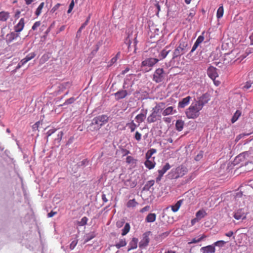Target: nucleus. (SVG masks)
Here are the masks:
<instances>
[{"mask_svg":"<svg viewBox=\"0 0 253 253\" xmlns=\"http://www.w3.org/2000/svg\"><path fill=\"white\" fill-rule=\"evenodd\" d=\"M234 233L233 231H230L226 233H225V236L228 237H231V236H233Z\"/></svg>","mask_w":253,"mask_h":253,"instance_id":"nucleus-63","label":"nucleus"},{"mask_svg":"<svg viewBox=\"0 0 253 253\" xmlns=\"http://www.w3.org/2000/svg\"><path fill=\"white\" fill-rule=\"evenodd\" d=\"M202 109L200 106L195 102H192L185 111L186 117L188 119H196L199 117L200 111Z\"/></svg>","mask_w":253,"mask_h":253,"instance_id":"nucleus-4","label":"nucleus"},{"mask_svg":"<svg viewBox=\"0 0 253 253\" xmlns=\"http://www.w3.org/2000/svg\"><path fill=\"white\" fill-rule=\"evenodd\" d=\"M169 51H170V50H167L166 49L163 50L161 53V55L162 58H166V56L169 54Z\"/></svg>","mask_w":253,"mask_h":253,"instance_id":"nucleus-40","label":"nucleus"},{"mask_svg":"<svg viewBox=\"0 0 253 253\" xmlns=\"http://www.w3.org/2000/svg\"><path fill=\"white\" fill-rule=\"evenodd\" d=\"M184 123L181 120H178L176 121L175 124V127L177 130L180 131L183 128Z\"/></svg>","mask_w":253,"mask_h":253,"instance_id":"nucleus-25","label":"nucleus"},{"mask_svg":"<svg viewBox=\"0 0 253 253\" xmlns=\"http://www.w3.org/2000/svg\"><path fill=\"white\" fill-rule=\"evenodd\" d=\"M202 253H214L215 251V248L213 244L206 247H203L200 249Z\"/></svg>","mask_w":253,"mask_h":253,"instance_id":"nucleus-13","label":"nucleus"},{"mask_svg":"<svg viewBox=\"0 0 253 253\" xmlns=\"http://www.w3.org/2000/svg\"><path fill=\"white\" fill-rule=\"evenodd\" d=\"M199 45V44H198L197 42H195L194 43V44L192 47V48L190 52L191 53L193 52L197 49V48L198 47Z\"/></svg>","mask_w":253,"mask_h":253,"instance_id":"nucleus-51","label":"nucleus"},{"mask_svg":"<svg viewBox=\"0 0 253 253\" xmlns=\"http://www.w3.org/2000/svg\"><path fill=\"white\" fill-rule=\"evenodd\" d=\"M189 48L188 40L186 38H181L173 52V58H176L185 54Z\"/></svg>","mask_w":253,"mask_h":253,"instance_id":"nucleus-1","label":"nucleus"},{"mask_svg":"<svg viewBox=\"0 0 253 253\" xmlns=\"http://www.w3.org/2000/svg\"><path fill=\"white\" fill-rule=\"evenodd\" d=\"M44 4H44V2H42L40 4L39 6L37 7V8L36 9V10L35 12V14L37 16H39L41 15V14L42 12V9L43 8V7L44 6Z\"/></svg>","mask_w":253,"mask_h":253,"instance_id":"nucleus-26","label":"nucleus"},{"mask_svg":"<svg viewBox=\"0 0 253 253\" xmlns=\"http://www.w3.org/2000/svg\"><path fill=\"white\" fill-rule=\"evenodd\" d=\"M182 203V200L178 201L175 205L171 206L172 211L174 212H177L179 210Z\"/></svg>","mask_w":253,"mask_h":253,"instance_id":"nucleus-19","label":"nucleus"},{"mask_svg":"<svg viewBox=\"0 0 253 253\" xmlns=\"http://www.w3.org/2000/svg\"><path fill=\"white\" fill-rule=\"evenodd\" d=\"M223 13H224L223 6V5H221V6H219V7L218 8V9L217 10L216 17H217V19L221 18L223 16Z\"/></svg>","mask_w":253,"mask_h":253,"instance_id":"nucleus-31","label":"nucleus"},{"mask_svg":"<svg viewBox=\"0 0 253 253\" xmlns=\"http://www.w3.org/2000/svg\"><path fill=\"white\" fill-rule=\"evenodd\" d=\"M78 243V240H74L73 241L70 245V249L72 250H73Z\"/></svg>","mask_w":253,"mask_h":253,"instance_id":"nucleus-43","label":"nucleus"},{"mask_svg":"<svg viewBox=\"0 0 253 253\" xmlns=\"http://www.w3.org/2000/svg\"><path fill=\"white\" fill-rule=\"evenodd\" d=\"M127 244V243H126V241L125 239H121L119 240V241L115 245V246L117 248V249H120L122 247H124L125 246H126Z\"/></svg>","mask_w":253,"mask_h":253,"instance_id":"nucleus-24","label":"nucleus"},{"mask_svg":"<svg viewBox=\"0 0 253 253\" xmlns=\"http://www.w3.org/2000/svg\"><path fill=\"white\" fill-rule=\"evenodd\" d=\"M87 25V21H85L78 30V33H81L82 30Z\"/></svg>","mask_w":253,"mask_h":253,"instance_id":"nucleus-48","label":"nucleus"},{"mask_svg":"<svg viewBox=\"0 0 253 253\" xmlns=\"http://www.w3.org/2000/svg\"><path fill=\"white\" fill-rule=\"evenodd\" d=\"M126 126L130 129L131 132H133L135 130V129L139 126L138 124L136 125V124H135L133 121H132L129 123H127L126 124Z\"/></svg>","mask_w":253,"mask_h":253,"instance_id":"nucleus-28","label":"nucleus"},{"mask_svg":"<svg viewBox=\"0 0 253 253\" xmlns=\"http://www.w3.org/2000/svg\"><path fill=\"white\" fill-rule=\"evenodd\" d=\"M138 205V203L136 202L135 199L129 200L126 206L127 208H134Z\"/></svg>","mask_w":253,"mask_h":253,"instance_id":"nucleus-33","label":"nucleus"},{"mask_svg":"<svg viewBox=\"0 0 253 253\" xmlns=\"http://www.w3.org/2000/svg\"><path fill=\"white\" fill-rule=\"evenodd\" d=\"M176 111H173V108L170 106L165 109L162 112V114L163 116H168L169 115L173 114Z\"/></svg>","mask_w":253,"mask_h":253,"instance_id":"nucleus-20","label":"nucleus"},{"mask_svg":"<svg viewBox=\"0 0 253 253\" xmlns=\"http://www.w3.org/2000/svg\"><path fill=\"white\" fill-rule=\"evenodd\" d=\"M55 131V129H51L48 130L46 132V134L47 136H50L51 134H52Z\"/></svg>","mask_w":253,"mask_h":253,"instance_id":"nucleus-54","label":"nucleus"},{"mask_svg":"<svg viewBox=\"0 0 253 253\" xmlns=\"http://www.w3.org/2000/svg\"><path fill=\"white\" fill-rule=\"evenodd\" d=\"M156 215L155 213H149L146 218V221L148 222H153L155 221Z\"/></svg>","mask_w":253,"mask_h":253,"instance_id":"nucleus-29","label":"nucleus"},{"mask_svg":"<svg viewBox=\"0 0 253 253\" xmlns=\"http://www.w3.org/2000/svg\"><path fill=\"white\" fill-rule=\"evenodd\" d=\"M203 157V154L200 153L195 157V159L196 161H199Z\"/></svg>","mask_w":253,"mask_h":253,"instance_id":"nucleus-56","label":"nucleus"},{"mask_svg":"<svg viewBox=\"0 0 253 253\" xmlns=\"http://www.w3.org/2000/svg\"><path fill=\"white\" fill-rule=\"evenodd\" d=\"M210 100V95L209 94L206 93L203 94L201 96L198 98L197 100L195 101L198 105L200 106L202 108L204 106L207 104Z\"/></svg>","mask_w":253,"mask_h":253,"instance_id":"nucleus-8","label":"nucleus"},{"mask_svg":"<svg viewBox=\"0 0 253 253\" xmlns=\"http://www.w3.org/2000/svg\"><path fill=\"white\" fill-rule=\"evenodd\" d=\"M246 156H248V152H245L240 154L237 156V159H238L240 160H242V159L245 158Z\"/></svg>","mask_w":253,"mask_h":253,"instance_id":"nucleus-42","label":"nucleus"},{"mask_svg":"<svg viewBox=\"0 0 253 253\" xmlns=\"http://www.w3.org/2000/svg\"><path fill=\"white\" fill-rule=\"evenodd\" d=\"M8 12L2 11L0 12V21H6L9 18Z\"/></svg>","mask_w":253,"mask_h":253,"instance_id":"nucleus-27","label":"nucleus"},{"mask_svg":"<svg viewBox=\"0 0 253 253\" xmlns=\"http://www.w3.org/2000/svg\"><path fill=\"white\" fill-rule=\"evenodd\" d=\"M120 52H118L115 57L112 58V59L110 61V65L113 64L115 63L117 60H118V58L120 56Z\"/></svg>","mask_w":253,"mask_h":253,"instance_id":"nucleus-39","label":"nucleus"},{"mask_svg":"<svg viewBox=\"0 0 253 253\" xmlns=\"http://www.w3.org/2000/svg\"><path fill=\"white\" fill-rule=\"evenodd\" d=\"M191 99V97L189 96L183 98L179 102L178 107L183 108L188 105Z\"/></svg>","mask_w":253,"mask_h":253,"instance_id":"nucleus-14","label":"nucleus"},{"mask_svg":"<svg viewBox=\"0 0 253 253\" xmlns=\"http://www.w3.org/2000/svg\"><path fill=\"white\" fill-rule=\"evenodd\" d=\"M155 164L154 159H146L144 163L145 167L149 169H153L155 166Z\"/></svg>","mask_w":253,"mask_h":253,"instance_id":"nucleus-17","label":"nucleus"},{"mask_svg":"<svg viewBox=\"0 0 253 253\" xmlns=\"http://www.w3.org/2000/svg\"><path fill=\"white\" fill-rule=\"evenodd\" d=\"M200 242V239L198 238H194L189 243V244H194Z\"/></svg>","mask_w":253,"mask_h":253,"instance_id":"nucleus-53","label":"nucleus"},{"mask_svg":"<svg viewBox=\"0 0 253 253\" xmlns=\"http://www.w3.org/2000/svg\"><path fill=\"white\" fill-rule=\"evenodd\" d=\"M108 121V117L107 115H102L96 117L93 119L91 123L88 126V130L91 131H97Z\"/></svg>","mask_w":253,"mask_h":253,"instance_id":"nucleus-2","label":"nucleus"},{"mask_svg":"<svg viewBox=\"0 0 253 253\" xmlns=\"http://www.w3.org/2000/svg\"><path fill=\"white\" fill-rule=\"evenodd\" d=\"M63 135V133L62 131H60V132H59V133L57 135V138L56 139V140H57L58 142H60L62 139Z\"/></svg>","mask_w":253,"mask_h":253,"instance_id":"nucleus-49","label":"nucleus"},{"mask_svg":"<svg viewBox=\"0 0 253 253\" xmlns=\"http://www.w3.org/2000/svg\"><path fill=\"white\" fill-rule=\"evenodd\" d=\"M164 104L163 103L157 104L152 110L151 114L147 118V122L149 123L155 122L161 118V113L163 109Z\"/></svg>","mask_w":253,"mask_h":253,"instance_id":"nucleus-3","label":"nucleus"},{"mask_svg":"<svg viewBox=\"0 0 253 253\" xmlns=\"http://www.w3.org/2000/svg\"><path fill=\"white\" fill-rule=\"evenodd\" d=\"M150 209L149 206H145V207L143 208L141 210L140 212H144L145 211H148Z\"/></svg>","mask_w":253,"mask_h":253,"instance_id":"nucleus-61","label":"nucleus"},{"mask_svg":"<svg viewBox=\"0 0 253 253\" xmlns=\"http://www.w3.org/2000/svg\"><path fill=\"white\" fill-rule=\"evenodd\" d=\"M149 235L150 232H145L143 234V238L139 244V246L140 248H145L148 246L150 241Z\"/></svg>","mask_w":253,"mask_h":253,"instance_id":"nucleus-9","label":"nucleus"},{"mask_svg":"<svg viewBox=\"0 0 253 253\" xmlns=\"http://www.w3.org/2000/svg\"><path fill=\"white\" fill-rule=\"evenodd\" d=\"M60 3H57L55 5H54L52 8L51 9V11L52 12H54L55 11H56L58 8L59 7V6H60Z\"/></svg>","mask_w":253,"mask_h":253,"instance_id":"nucleus-50","label":"nucleus"},{"mask_svg":"<svg viewBox=\"0 0 253 253\" xmlns=\"http://www.w3.org/2000/svg\"><path fill=\"white\" fill-rule=\"evenodd\" d=\"M225 242L223 240H220L218 241L217 242H215L213 244V245H214V247L215 248V246H218L221 247L223 246V245L225 244Z\"/></svg>","mask_w":253,"mask_h":253,"instance_id":"nucleus-37","label":"nucleus"},{"mask_svg":"<svg viewBox=\"0 0 253 253\" xmlns=\"http://www.w3.org/2000/svg\"><path fill=\"white\" fill-rule=\"evenodd\" d=\"M28 61L24 58L22 59L20 62L19 63L21 66H23L24 65H25L27 62Z\"/></svg>","mask_w":253,"mask_h":253,"instance_id":"nucleus-55","label":"nucleus"},{"mask_svg":"<svg viewBox=\"0 0 253 253\" xmlns=\"http://www.w3.org/2000/svg\"><path fill=\"white\" fill-rule=\"evenodd\" d=\"M146 159H155V157H153L152 155L147 151L145 155Z\"/></svg>","mask_w":253,"mask_h":253,"instance_id":"nucleus-52","label":"nucleus"},{"mask_svg":"<svg viewBox=\"0 0 253 253\" xmlns=\"http://www.w3.org/2000/svg\"><path fill=\"white\" fill-rule=\"evenodd\" d=\"M19 36V34L14 31L13 32L10 33L9 34H7L6 37L7 38L8 41L10 42L16 39Z\"/></svg>","mask_w":253,"mask_h":253,"instance_id":"nucleus-18","label":"nucleus"},{"mask_svg":"<svg viewBox=\"0 0 253 253\" xmlns=\"http://www.w3.org/2000/svg\"><path fill=\"white\" fill-rule=\"evenodd\" d=\"M56 214V212L55 211H51L50 212L48 213V217H51L53 216L54 215Z\"/></svg>","mask_w":253,"mask_h":253,"instance_id":"nucleus-64","label":"nucleus"},{"mask_svg":"<svg viewBox=\"0 0 253 253\" xmlns=\"http://www.w3.org/2000/svg\"><path fill=\"white\" fill-rule=\"evenodd\" d=\"M253 87V81L250 80L246 83V84L242 86V88L246 90Z\"/></svg>","mask_w":253,"mask_h":253,"instance_id":"nucleus-32","label":"nucleus"},{"mask_svg":"<svg viewBox=\"0 0 253 253\" xmlns=\"http://www.w3.org/2000/svg\"><path fill=\"white\" fill-rule=\"evenodd\" d=\"M41 25L40 21L36 22L32 27V29L33 30H36Z\"/></svg>","mask_w":253,"mask_h":253,"instance_id":"nucleus-45","label":"nucleus"},{"mask_svg":"<svg viewBox=\"0 0 253 253\" xmlns=\"http://www.w3.org/2000/svg\"><path fill=\"white\" fill-rule=\"evenodd\" d=\"M204 40V37L203 36V35H202L198 37V38H197V39L196 41V42L200 44L202 42H203Z\"/></svg>","mask_w":253,"mask_h":253,"instance_id":"nucleus-46","label":"nucleus"},{"mask_svg":"<svg viewBox=\"0 0 253 253\" xmlns=\"http://www.w3.org/2000/svg\"><path fill=\"white\" fill-rule=\"evenodd\" d=\"M128 94L126 90H120L114 93V96L116 100H120L125 98Z\"/></svg>","mask_w":253,"mask_h":253,"instance_id":"nucleus-12","label":"nucleus"},{"mask_svg":"<svg viewBox=\"0 0 253 253\" xmlns=\"http://www.w3.org/2000/svg\"><path fill=\"white\" fill-rule=\"evenodd\" d=\"M240 115H241V112L239 111H237L232 118V120H231L232 122L233 123L235 122L238 120V119L240 116Z\"/></svg>","mask_w":253,"mask_h":253,"instance_id":"nucleus-35","label":"nucleus"},{"mask_svg":"<svg viewBox=\"0 0 253 253\" xmlns=\"http://www.w3.org/2000/svg\"><path fill=\"white\" fill-rule=\"evenodd\" d=\"M148 152H149V153L151 154V155H153L154 154L156 153L157 151L155 149L152 148L149 150Z\"/></svg>","mask_w":253,"mask_h":253,"instance_id":"nucleus-62","label":"nucleus"},{"mask_svg":"<svg viewBox=\"0 0 253 253\" xmlns=\"http://www.w3.org/2000/svg\"><path fill=\"white\" fill-rule=\"evenodd\" d=\"M141 136L142 135L140 133L136 131L135 134L134 138L137 141H139L141 139Z\"/></svg>","mask_w":253,"mask_h":253,"instance_id":"nucleus-44","label":"nucleus"},{"mask_svg":"<svg viewBox=\"0 0 253 253\" xmlns=\"http://www.w3.org/2000/svg\"><path fill=\"white\" fill-rule=\"evenodd\" d=\"M88 161L86 159H84L80 162L78 164L79 167H84L88 165Z\"/></svg>","mask_w":253,"mask_h":253,"instance_id":"nucleus-41","label":"nucleus"},{"mask_svg":"<svg viewBox=\"0 0 253 253\" xmlns=\"http://www.w3.org/2000/svg\"><path fill=\"white\" fill-rule=\"evenodd\" d=\"M130 225L128 223H126L123 229H122V235L125 236L127 234L130 230Z\"/></svg>","mask_w":253,"mask_h":253,"instance_id":"nucleus-30","label":"nucleus"},{"mask_svg":"<svg viewBox=\"0 0 253 253\" xmlns=\"http://www.w3.org/2000/svg\"><path fill=\"white\" fill-rule=\"evenodd\" d=\"M207 74L212 80H215L218 76L216 72V69L212 66H211L208 69Z\"/></svg>","mask_w":253,"mask_h":253,"instance_id":"nucleus-11","label":"nucleus"},{"mask_svg":"<svg viewBox=\"0 0 253 253\" xmlns=\"http://www.w3.org/2000/svg\"><path fill=\"white\" fill-rule=\"evenodd\" d=\"M124 222H125L124 221H118L116 223V225H117V227H118V228L121 227L123 226V225L124 224Z\"/></svg>","mask_w":253,"mask_h":253,"instance_id":"nucleus-58","label":"nucleus"},{"mask_svg":"<svg viewBox=\"0 0 253 253\" xmlns=\"http://www.w3.org/2000/svg\"><path fill=\"white\" fill-rule=\"evenodd\" d=\"M195 12L194 10H192L191 11V12L189 13V15H188V20L190 21L191 20V19L193 17V16L195 15Z\"/></svg>","mask_w":253,"mask_h":253,"instance_id":"nucleus-47","label":"nucleus"},{"mask_svg":"<svg viewBox=\"0 0 253 253\" xmlns=\"http://www.w3.org/2000/svg\"><path fill=\"white\" fill-rule=\"evenodd\" d=\"M170 168V166L169 163H167L161 169H159L158 172L159 174H161V175H164L167 170H168Z\"/></svg>","mask_w":253,"mask_h":253,"instance_id":"nucleus-23","label":"nucleus"},{"mask_svg":"<svg viewBox=\"0 0 253 253\" xmlns=\"http://www.w3.org/2000/svg\"><path fill=\"white\" fill-rule=\"evenodd\" d=\"M133 160V158L131 156H127L126 159V162L127 163L130 164L132 162Z\"/></svg>","mask_w":253,"mask_h":253,"instance_id":"nucleus-60","label":"nucleus"},{"mask_svg":"<svg viewBox=\"0 0 253 253\" xmlns=\"http://www.w3.org/2000/svg\"><path fill=\"white\" fill-rule=\"evenodd\" d=\"M138 241V239L136 238H133L129 243L127 251L129 252L131 250L136 249L137 247Z\"/></svg>","mask_w":253,"mask_h":253,"instance_id":"nucleus-16","label":"nucleus"},{"mask_svg":"<svg viewBox=\"0 0 253 253\" xmlns=\"http://www.w3.org/2000/svg\"><path fill=\"white\" fill-rule=\"evenodd\" d=\"M234 217L237 219L239 220L241 219H244L246 218V216L242 212L241 210H238L234 214Z\"/></svg>","mask_w":253,"mask_h":253,"instance_id":"nucleus-21","label":"nucleus"},{"mask_svg":"<svg viewBox=\"0 0 253 253\" xmlns=\"http://www.w3.org/2000/svg\"><path fill=\"white\" fill-rule=\"evenodd\" d=\"M88 218L84 216L81 219V220L80 221L78 222V225L81 226L85 225V224H86Z\"/></svg>","mask_w":253,"mask_h":253,"instance_id":"nucleus-34","label":"nucleus"},{"mask_svg":"<svg viewBox=\"0 0 253 253\" xmlns=\"http://www.w3.org/2000/svg\"><path fill=\"white\" fill-rule=\"evenodd\" d=\"M147 113V110H142L140 114H138L135 117V120L136 123L139 126V125L142 123L146 117V114Z\"/></svg>","mask_w":253,"mask_h":253,"instance_id":"nucleus-10","label":"nucleus"},{"mask_svg":"<svg viewBox=\"0 0 253 253\" xmlns=\"http://www.w3.org/2000/svg\"><path fill=\"white\" fill-rule=\"evenodd\" d=\"M74 100H75V99L73 98H70L69 99H67L65 101V103L67 104H71V103H73Z\"/></svg>","mask_w":253,"mask_h":253,"instance_id":"nucleus-57","label":"nucleus"},{"mask_svg":"<svg viewBox=\"0 0 253 253\" xmlns=\"http://www.w3.org/2000/svg\"><path fill=\"white\" fill-rule=\"evenodd\" d=\"M207 215V212L204 210H201L196 212V218L199 220H201Z\"/></svg>","mask_w":253,"mask_h":253,"instance_id":"nucleus-22","label":"nucleus"},{"mask_svg":"<svg viewBox=\"0 0 253 253\" xmlns=\"http://www.w3.org/2000/svg\"><path fill=\"white\" fill-rule=\"evenodd\" d=\"M164 79V72L162 68L157 69L153 74V80L158 83L162 82Z\"/></svg>","mask_w":253,"mask_h":253,"instance_id":"nucleus-7","label":"nucleus"},{"mask_svg":"<svg viewBox=\"0 0 253 253\" xmlns=\"http://www.w3.org/2000/svg\"><path fill=\"white\" fill-rule=\"evenodd\" d=\"M36 55V54L35 52H31L29 53L27 56L25 57V58L28 61H30L33 59Z\"/></svg>","mask_w":253,"mask_h":253,"instance_id":"nucleus-36","label":"nucleus"},{"mask_svg":"<svg viewBox=\"0 0 253 253\" xmlns=\"http://www.w3.org/2000/svg\"><path fill=\"white\" fill-rule=\"evenodd\" d=\"M159 60L155 58H148L145 59L141 63L142 70L148 72L151 70L153 67L158 62Z\"/></svg>","mask_w":253,"mask_h":253,"instance_id":"nucleus-6","label":"nucleus"},{"mask_svg":"<svg viewBox=\"0 0 253 253\" xmlns=\"http://www.w3.org/2000/svg\"><path fill=\"white\" fill-rule=\"evenodd\" d=\"M25 22L23 18H21L19 22L14 26V31L16 33H19L22 31L24 27Z\"/></svg>","mask_w":253,"mask_h":253,"instance_id":"nucleus-15","label":"nucleus"},{"mask_svg":"<svg viewBox=\"0 0 253 253\" xmlns=\"http://www.w3.org/2000/svg\"><path fill=\"white\" fill-rule=\"evenodd\" d=\"M154 183L155 181L154 180L148 181L145 184V188L149 189L151 187L154 185Z\"/></svg>","mask_w":253,"mask_h":253,"instance_id":"nucleus-38","label":"nucleus"},{"mask_svg":"<svg viewBox=\"0 0 253 253\" xmlns=\"http://www.w3.org/2000/svg\"><path fill=\"white\" fill-rule=\"evenodd\" d=\"M187 171V169L185 167L180 166L176 168L172 169L169 173L168 177L171 179H177L183 176Z\"/></svg>","mask_w":253,"mask_h":253,"instance_id":"nucleus-5","label":"nucleus"},{"mask_svg":"<svg viewBox=\"0 0 253 253\" xmlns=\"http://www.w3.org/2000/svg\"><path fill=\"white\" fill-rule=\"evenodd\" d=\"M155 6H156V8L157 9V12L156 14H157V16H158L159 12L161 10V6H160V5L159 4V3L158 2H157L155 4Z\"/></svg>","mask_w":253,"mask_h":253,"instance_id":"nucleus-59","label":"nucleus"}]
</instances>
